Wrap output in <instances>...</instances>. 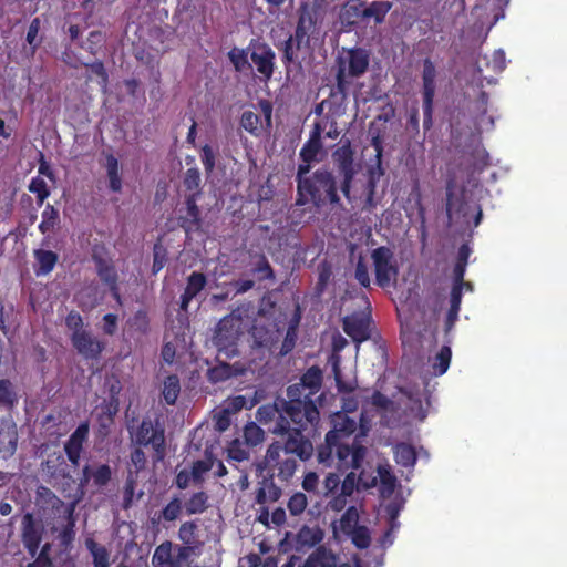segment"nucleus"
Segmentation results:
<instances>
[{
  "mask_svg": "<svg viewBox=\"0 0 567 567\" xmlns=\"http://www.w3.org/2000/svg\"><path fill=\"white\" fill-rule=\"evenodd\" d=\"M367 449L363 445L347 444L328 440L326 434L324 443L318 446V462L324 466H331L337 460L338 470H359L365 456Z\"/></svg>",
  "mask_w": 567,
  "mask_h": 567,
  "instance_id": "nucleus-4",
  "label": "nucleus"
},
{
  "mask_svg": "<svg viewBox=\"0 0 567 567\" xmlns=\"http://www.w3.org/2000/svg\"><path fill=\"white\" fill-rule=\"evenodd\" d=\"M239 124L246 132H248L252 136L260 135L261 118L255 112L249 110L244 111L240 116Z\"/></svg>",
  "mask_w": 567,
  "mask_h": 567,
  "instance_id": "nucleus-47",
  "label": "nucleus"
},
{
  "mask_svg": "<svg viewBox=\"0 0 567 567\" xmlns=\"http://www.w3.org/2000/svg\"><path fill=\"white\" fill-rule=\"evenodd\" d=\"M337 177L327 167H320L311 173L310 179L297 192L296 205L305 206L312 204L317 208L330 205H341Z\"/></svg>",
  "mask_w": 567,
  "mask_h": 567,
  "instance_id": "nucleus-3",
  "label": "nucleus"
},
{
  "mask_svg": "<svg viewBox=\"0 0 567 567\" xmlns=\"http://www.w3.org/2000/svg\"><path fill=\"white\" fill-rule=\"evenodd\" d=\"M89 422H81L64 443L65 455L73 466H78L80 464L81 455L84 450V444L89 439Z\"/></svg>",
  "mask_w": 567,
  "mask_h": 567,
  "instance_id": "nucleus-18",
  "label": "nucleus"
},
{
  "mask_svg": "<svg viewBox=\"0 0 567 567\" xmlns=\"http://www.w3.org/2000/svg\"><path fill=\"white\" fill-rule=\"evenodd\" d=\"M250 59L256 65L257 72L265 79L270 80L275 71L276 53L269 44L257 42L254 44Z\"/></svg>",
  "mask_w": 567,
  "mask_h": 567,
  "instance_id": "nucleus-19",
  "label": "nucleus"
},
{
  "mask_svg": "<svg viewBox=\"0 0 567 567\" xmlns=\"http://www.w3.org/2000/svg\"><path fill=\"white\" fill-rule=\"evenodd\" d=\"M243 334V319L234 312L223 317L214 330L212 338L213 346L217 349L218 355L225 360L233 359L239 354L238 341Z\"/></svg>",
  "mask_w": 567,
  "mask_h": 567,
  "instance_id": "nucleus-5",
  "label": "nucleus"
},
{
  "mask_svg": "<svg viewBox=\"0 0 567 567\" xmlns=\"http://www.w3.org/2000/svg\"><path fill=\"white\" fill-rule=\"evenodd\" d=\"M131 465L134 467L135 474L141 472L146 467L147 458L145 452L143 451V446L136 445L130 454Z\"/></svg>",
  "mask_w": 567,
  "mask_h": 567,
  "instance_id": "nucleus-61",
  "label": "nucleus"
},
{
  "mask_svg": "<svg viewBox=\"0 0 567 567\" xmlns=\"http://www.w3.org/2000/svg\"><path fill=\"white\" fill-rule=\"evenodd\" d=\"M65 326L68 327V329H70L72 331L71 334H75L76 332L85 331V329H83L82 316L75 310H72L68 313V316L65 318Z\"/></svg>",
  "mask_w": 567,
  "mask_h": 567,
  "instance_id": "nucleus-64",
  "label": "nucleus"
},
{
  "mask_svg": "<svg viewBox=\"0 0 567 567\" xmlns=\"http://www.w3.org/2000/svg\"><path fill=\"white\" fill-rule=\"evenodd\" d=\"M213 467L212 460H198L193 463L192 466V478L194 482L200 484L203 482V475L210 471Z\"/></svg>",
  "mask_w": 567,
  "mask_h": 567,
  "instance_id": "nucleus-59",
  "label": "nucleus"
},
{
  "mask_svg": "<svg viewBox=\"0 0 567 567\" xmlns=\"http://www.w3.org/2000/svg\"><path fill=\"white\" fill-rule=\"evenodd\" d=\"M200 161L203 163L205 173L207 175L212 174L216 165V153L210 145L205 144L200 148Z\"/></svg>",
  "mask_w": 567,
  "mask_h": 567,
  "instance_id": "nucleus-58",
  "label": "nucleus"
},
{
  "mask_svg": "<svg viewBox=\"0 0 567 567\" xmlns=\"http://www.w3.org/2000/svg\"><path fill=\"white\" fill-rule=\"evenodd\" d=\"M395 462L404 467H412L416 462V452L411 444L399 443L394 447Z\"/></svg>",
  "mask_w": 567,
  "mask_h": 567,
  "instance_id": "nucleus-39",
  "label": "nucleus"
},
{
  "mask_svg": "<svg viewBox=\"0 0 567 567\" xmlns=\"http://www.w3.org/2000/svg\"><path fill=\"white\" fill-rule=\"evenodd\" d=\"M360 514L354 505L349 506L340 518V530L346 536L360 526Z\"/></svg>",
  "mask_w": 567,
  "mask_h": 567,
  "instance_id": "nucleus-43",
  "label": "nucleus"
},
{
  "mask_svg": "<svg viewBox=\"0 0 567 567\" xmlns=\"http://www.w3.org/2000/svg\"><path fill=\"white\" fill-rule=\"evenodd\" d=\"M59 210L51 204H48L42 212V220L39 225V230L41 234H48L54 229V227L59 224Z\"/></svg>",
  "mask_w": 567,
  "mask_h": 567,
  "instance_id": "nucleus-44",
  "label": "nucleus"
},
{
  "mask_svg": "<svg viewBox=\"0 0 567 567\" xmlns=\"http://www.w3.org/2000/svg\"><path fill=\"white\" fill-rule=\"evenodd\" d=\"M181 392V383L179 379L176 374H171L166 377L163 384L162 395L164 401L168 405H173L176 403L177 398Z\"/></svg>",
  "mask_w": 567,
  "mask_h": 567,
  "instance_id": "nucleus-41",
  "label": "nucleus"
},
{
  "mask_svg": "<svg viewBox=\"0 0 567 567\" xmlns=\"http://www.w3.org/2000/svg\"><path fill=\"white\" fill-rule=\"evenodd\" d=\"M324 538V530L319 526L302 525L296 534L295 543L297 550H303L320 546Z\"/></svg>",
  "mask_w": 567,
  "mask_h": 567,
  "instance_id": "nucleus-27",
  "label": "nucleus"
},
{
  "mask_svg": "<svg viewBox=\"0 0 567 567\" xmlns=\"http://www.w3.org/2000/svg\"><path fill=\"white\" fill-rule=\"evenodd\" d=\"M136 485V477L133 476L132 471L130 470V474L124 484L123 488V507L128 508L133 503L134 492Z\"/></svg>",
  "mask_w": 567,
  "mask_h": 567,
  "instance_id": "nucleus-62",
  "label": "nucleus"
},
{
  "mask_svg": "<svg viewBox=\"0 0 567 567\" xmlns=\"http://www.w3.org/2000/svg\"><path fill=\"white\" fill-rule=\"evenodd\" d=\"M332 429L327 433L328 440L343 442L349 439L358 427V423L344 412H337L331 417Z\"/></svg>",
  "mask_w": 567,
  "mask_h": 567,
  "instance_id": "nucleus-24",
  "label": "nucleus"
},
{
  "mask_svg": "<svg viewBox=\"0 0 567 567\" xmlns=\"http://www.w3.org/2000/svg\"><path fill=\"white\" fill-rule=\"evenodd\" d=\"M79 502L80 498H75L70 502L68 516L63 518L65 520V524L62 526L58 534L59 544L64 549H68L75 538V508Z\"/></svg>",
  "mask_w": 567,
  "mask_h": 567,
  "instance_id": "nucleus-29",
  "label": "nucleus"
},
{
  "mask_svg": "<svg viewBox=\"0 0 567 567\" xmlns=\"http://www.w3.org/2000/svg\"><path fill=\"white\" fill-rule=\"evenodd\" d=\"M105 167L110 189L114 193H120L122 190V178L120 175L118 161L113 154L106 155Z\"/></svg>",
  "mask_w": 567,
  "mask_h": 567,
  "instance_id": "nucleus-38",
  "label": "nucleus"
},
{
  "mask_svg": "<svg viewBox=\"0 0 567 567\" xmlns=\"http://www.w3.org/2000/svg\"><path fill=\"white\" fill-rule=\"evenodd\" d=\"M354 278L358 280V282L364 287H370V275L369 269L364 260L360 257L354 271Z\"/></svg>",
  "mask_w": 567,
  "mask_h": 567,
  "instance_id": "nucleus-63",
  "label": "nucleus"
},
{
  "mask_svg": "<svg viewBox=\"0 0 567 567\" xmlns=\"http://www.w3.org/2000/svg\"><path fill=\"white\" fill-rule=\"evenodd\" d=\"M307 505L308 499L302 492H296L292 494L287 503V507L292 516L302 514Z\"/></svg>",
  "mask_w": 567,
  "mask_h": 567,
  "instance_id": "nucleus-55",
  "label": "nucleus"
},
{
  "mask_svg": "<svg viewBox=\"0 0 567 567\" xmlns=\"http://www.w3.org/2000/svg\"><path fill=\"white\" fill-rule=\"evenodd\" d=\"M322 385V372L318 367L309 368L300 378L298 383L287 388L289 410H300L303 420L313 427L320 419L319 410L316 405L318 395Z\"/></svg>",
  "mask_w": 567,
  "mask_h": 567,
  "instance_id": "nucleus-2",
  "label": "nucleus"
},
{
  "mask_svg": "<svg viewBox=\"0 0 567 567\" xmlns=\"http://www.w3.org/2000/svg\"><path fill=\"white\" fill-rule=\"evenodd\" d=\"M207 278L203 272L193 271L187 277L184 292L181 295L179 308L187 311L190 301L206 287Z\"/></svg>",
  "mask_w": 567,
  "mask_h": 567,
  "instance_id": "nucleus-28",
  "label": "nucleus"
},
{
  "mask_svg": "<svg viewBox=\"0 0 567 567\" xmlns=\"http://www.w3.org/2000/svg\"><path fill=\"white\" fill-rule=\"evenodd\" d=\"M243 437H244L245 443L248 446H257L258 444H260L264 441L265 432L256 423L249 422L244 427Z\"/></svg>",
  "mask_w": 567,
  "mask_h": 567,
  "instance_id": "nucleus-50",
  "label": "nucleus"
},
{
  "mask_svg": "<svg viewBox=\"0 0 567 567\" xmlns=\"http://www.w3.org/2000/svg\"><path fill=\"white\" fill-rule=\"evenodd\" d=\"M29 192L37 196L38 206H42L44 200L49 197L50 190L43 178L40 176L33 177L28 186Z\"/></svg>",
  "mask_w": 567,
  "mask_h": 567,
  "instance_id": "nucleus-52",
  "label": "nucleus"
},
{
  "mask_svg": "<svg viewBox=\"0 0 567 567\" xmlns=\"http://www.w3.org/2000/svg\"><path fill=\"white\" fill-rule=\"evenodd\" d=\"M35 506L47 519H60L68 516L70 503H64L49 487L40 485L35 491Z\"/></svg>",
  "mask_w": 567,
  "mask_h": 567,
  "instance_id": "nucleus-11",
  "label": "nucleus"
},
{
  "mask_svg": "<svg viewBox=\"0 0 567 567\" xmlns=\"http://www.w3.org/2000/svg\"><path fill=\"white\" fill-rule=\"evenodd\" d=\"M117 404L114 402H104L101 405V412L96 416L97 429L96 435L100 439H105L111 433V427L114 424V417L117 413Z\"/></svg>",
  "mask_w": 567,
  "mask_h": 567,
  "instance_id": "nucleus-30",
  "label": "nucleus"
},
{
  "mask_svg": "<svg viewBox=\"0 0 567 567\" xmlns=\"http://www.w3.org/2000/svg\"><path fill=\"white\" fill-rule=\"evenodd\" d=\"M43 529L38 525L31 513L24 514L21 522V540L31 558L35 557L41 542Z\"/></svg>",
  "mask_w": 567,
  "mask_h": 567,
  "instance_id": "nucleus-17",
  "label": "nucleus"
},
{
  "mask_svg": "<svg viewBox=\"0 0 567 567\" xmlns=\"http://www.w3.org/2000/svg\"><path fill=\"white\" fill-rule=\"evenodd\" d=\"M342 328L355 343H362L370 339V318L364 315L344 317L342 320Z\"/></svg>",
  "mask_w": 567,
  "mask_h": 567,
  "instance_id": "nucleus-22",
  "label": "nucleus"
},
{
  "mask_svg": "<svg viewBox=\"0 0 567 567\" xmlns=\"http://www.w3.org/2000/svg\"><path fill=\"white\" fill-rule=\"evenodd\" d=\"M347 537L351 539V543L355 548L361 550L369 548L372 542L371 532L365 525H360L354 530H351Z\"/></svg>",
  "mask_w": 567,
  "mask_h": 567,
  "instance_id": "nucleus-46",
  "label": "nucleus"
},
{
  "mask_svg": "<svg viewBox=\"0 0 567 567\" xmlns=\"http://www.w3.org/2000/svg\"><path fill=\"white\" fill-rule=\"evenodd\" d=\"M318 567H337L339 556L332 551V549L320 545L313 551Z\"/></svg>",
  "mask_w": 567,
  "mask_h": 567,
  "instance_id": "nucleus-45",
  "label": "nucleus"
},
{
  "mask_svg": "<svg viewBox=\"0 0 567 567\" xmlns=\"http://www.w3.org/2000/svg\"><path fill=\"white\" fill-rule=\"evenodd\" d=\"M182 509L183 505L181 498L178 496H174L162 509L158 518L165 522H174L179 517Z\"/></svg>",
  "mask_w": 567,
  "mask_h": 567,
  "instance_id": "nucleus-53",
  "label": "nucleus"
},
{
  "mask_svg": "<svg viewBox=\"0 0 567 567\" xmlns=\"http://www.w3.org/2000/svg\"><path fill=\"white\" fill-rule=\"evenodd\" d=\"M227 452L228 458L236 462H243L249 458V451L243 446L239 440H234L229 444Z\"/></svg>",
  "mask_w": 567,
  "mask_h": 567,
  "instance_id": "nucleus-60",
  "label": "nucleus"
},
{
  "mask_svg": "<svg viewBox=\"0 0 567 567\" xmlns=\"http://www.w3.org/2000/svg\"><path fill=\"white\" fill-rule=\"evenodd\" d=\"M112 478V470L109 464H101L95 468L84 465L82 476L80 477V486L84 487L92 481L93 485L101 488L106 486Z\"/></svg>",
  "mask_w": 567,
  "mask_h": 567,
  "instance_id": "nucleus-26",
  "label": "nucleus"
},
{
  "mask_svg": "<svg viewBox=\"0 0 567 567\" xmlns=\"http://www.w3.org/2000/svg\"><path fill=\"white\" fill-rule=\"evenodd\" d=\"M252 272L258 275L259 280H270L275 278V271L264 255H261L255 264Z\"/></svg>",
  "mask_w": 567,
  "mask_h": 567,
  "instance_id": "nucleus-57",
  "label": "nucleus"
},
{
  "mask_svg": "<svg viewBox=\"0 0 567 567\" xmlns=\"http://www.w3.org/2000/svg\"><path fill=\"white\" fill-rule=\"evenodd\" d=\"M224 355L216 357V365L212 367L207 371L208 380L212 383H219L227 381L234 377L244 375L247 372V367L241 362L227 363L221 360Z\"/></svg>",
  "mask_w": 567,
  "mask_h": 567,
  "instance_id": "nucleus-21",
  "label": "nucleus"
},
{
  "mask_svg": "<svg viewBox=\"0 0 567 567\" xmlns=\"http://www.w3.org/2000/svg\"><path fill=\"white\" fill-rule=\"evenodd\" d=\"M208 495L206 492L194 493L184 504L187 515L202 514L208 508Z\"/></svg>",
  "mask_w": 567,
  "mask_h": 567,
  "instance_id": "nucleus-40",
  "label": "nucleus"
},
{
  "mask_svg": "<svg viewBox=\"0 0 567 567\" xmlns=\"http://www.w3.org/2000/svg\"><path fill=\"white\" fill-rule=\"evenodd\" d=\"M371 259L373 261L375 281L381 288L389 287L396 280L399 266L391 248L380 246L372 250Z\"/></svg>",
  "mask_w": 567,
  "mask_h": 567,
  "instance_id": "nucleus-9",
  "label": "nucleus"
},
{
  "mask_svg": "<svg viewBox=\"0 0 567 567\" xmlns=\"http://www.w3.org/2000/svg\"><path fill=\"white\" fill-rule=\"evenodd\" d=\"M436 69L430 59L423 62L422 95H423V125L429 128L432 125L433 101L435 96Z\"/></svg>",
  "mask_w": 567,
  "mask_h": 567,
  "instance_id": "nucleus-13",
  "label": "nucleus"
},
{
  "mask_svg": "<svg viewBox=\"0 0 567 567\" xmlns=\"http://www.w3.org/2000/svg\"><path fill=\"white\" fill-rule=\"evenodd\" d=\"M316 21L308 12L299 16L296 25L295 34L290 35L282 44V63L286 69L295 62L296 51L301 50L302 47H309L310 32L315 29Z\"/></svg>",
  "mask_w": 567,
  "mask_h": 567,
  "instance_id": "nucleus-8",
  "label": "nucleus"
},
{
  "mask_svg": "<svg viewBox=\"0 0 567 567\" xmlns=\"http://www.w3.org/2000/svg\"><path fill=\"white\" fill-rule=\"evenodd\" d=\"M178 539L182 542V547H188L189 556H198L204 546V542L198 536V525L195 520H187L181 524L177 532Z\"/></svg>",
  "mask_w": 567,
  "mask_h": 567,
  "instance_id": "nucleus-25",
  "label": "nucleus"
},
{
  "mask_svg": "<svg viewBox=\"0 0 567 567\" xmlns=\"http://www.w3.org/2000/svg\"><path fill=\"white\" fill-rule=\"evenodd\" d=\"M392 8V2L386 0H375L369 3L362 11L363 18H373L375 23H382L385 16Z\"/></svg>",
  "mask_w": 567,
  "mask_h": 567,
  "instance_id": "nucleus-37",
  "label": "nucleus"
},
{
  "mask_svg": "<svg viewBox=\"0 0 567 567\" xmlns=\"http://www.w3.org/2000/svg\"><path fill=\"white\" fill-rule=\"evenodd\" d=\"M200 198L197 195H185L186 216L182 218V227L186 233L200 226V209L197 205Z\"/></svg>",
  "mask_w": 567,
  "mask_h": 567,
  "instance_id": "nucleus-32",
  "label": "nucleus"
},
{
  "mask_svg": "<svg viewBox=\"0 0 567 567\" xmlns=\"http://www.w3.org/2000/svg\"><path fill=\"white\" fill-rule=\"evenodd\" d=\"M371 146L375 151V157H377V168L378 172H375L373 168H370L368 171V181L364 186V200H363V209L371 210L377 207L378 203L374 198L375 196V189L377 184L381 175L384 174V171L382 168V154H383V145L382 140L379 134L372 136L371 138Z\"/></svg>",
  "mask_w": 567,
  "mask_h": 567,
  "instance_id": "nucleus-14",
  "label": "nucleus"
},
{
  "mask_svg": "<svg viewBox=\"0 0 567 567\" xmlns=\"http://www.w3.org/2000/svg\"><path fill=\"white\" fill-rule=\"evenodd\" d=\"M85 547L92 556L93 567H110V551L93 538L85 539Z\"/></svg>",
  "mask_w": 567,
  "mask_h": 567,
  "instance_id": "nucleus-35",
  "label": "nucleus"
},
{
  "mask_svg": "<svg viewBox=\"0 0 567 567\" xmlns=\"http://www.w3.org/2000/svg\"><path fill=\"white\" fill-rule=\"evenodd\" d=\"M92 259L95 265L96 274L102 282L110 285L118 281L116 268L111 260L95 254L92 256Z\"/></svg>",
  "mask_w": 567,
  "mask_h": 567,
  "instance_id": "nucleus-34",
  "label": "nucleus"
},
{
  "mask_svg": "<svg viewBox=\"0 0 567 567\" xmlns=\"http://www.w3.org/2000/svg\"><path fill=\"white\" fill-rule=\"evenodd\" d=\"M228 59L231 62L235 71L244 72L251 68L248 61V54L245 49L234 48L228 52Z\"/></svg>",
  "mask_w": 567,
  "mask_h": 567,
  "instance_id": "nucleus-51",
  "label": "nucleus"
},
{
  "mask_svg": "<svg viewBox=\"0 0 567 567\" xmlns=\"http://www.w3.org/2000/svg\"><path fill=\"white\" fill-rule=\"evenodd\" d=\"M187 547L173 544L171 540H164L154 550L152 556V565L154 567H183L184 564L189 565Z\"/></svg>",
  "mask_w": 567,
  "mask_h": 567,
  "instance_id": "nucleus-10",
  "label": "nucleus"
},
{
  "mask_svg": "<svg viewBox=\"0 0 567 567\" xmlns=\"http://www.w3.org/2000/svg\"><path fill=\"white\" fill-rule=\"evenodd\" d=\"M332 276V268L327 261L318 266V280L316 284V291L321 295L326 289Z\"/></svg>",
  "mask_w": 567,
  "mask_h": 567,
  "instance_id": "nucleus-54",
  "label": "nucleus"
},
{
  "mask_svg": "<svg viewBox=\"0 0 567 567\" xmlns=\"http://www.w3.org/2000/svg\"><path fill=\"white\" fill-rule=\"evenodd\" d=\"M338 68H343L349 78H360L369 69L370 53L364 48L343 49V55L337 59Z\"/></svg>",
  "mask_w": 567,
  "mask_h": 567,
  "instance_id": "nucleus-12",
  "label": "nucleus"
},
{
  "mask_svg": "<svg viewBox=\"0 0 567 567\" xmlns=\"http://www.w3.org/2000/svg\"><path fill=\"white\" fill-rule=\"evenodd\" d=\"M33 255L37 261L34 268L37 276L49 275L54 269L59 260L58 254L52 250L35 249Z\"/></svg>",
  "mask_w": 567,
  "mask_h": 567,
  "instance_id": "nucleus-33",
  "label": "nucleus"
},
{
  "mask_svg": "<svg viewBox=\"0 0 567 567\" xmlns=\"http://www.w3.org/2000/svg\"><path fill=\"white\" fill-rule=\"evenodd\" d=\"M43 472L51 478L70 477L68 464L61 453H51L41 464Z\"/></svg>",
  "mask_w": 567,
  "mask_h": 567,
  "instance_id": "nucleus-31",
  "label": "nucleus"
},
{
  "mask_svg": "<svg viewBox=\"0 0 567 567\" xmlns=\"http://www.w3.org/2000/svg\"><path fill=\"white\" fill-rule=\"evenodd\" d=\"M322 147V142L308 140L299 152L300 159L308 163L319 162L318 155Z\"/></svg>",
  "mask_w": 567,
  "mask_h": 567,
  "instance_id": "nucleus-49",
  "label": "nucleus"
},
{
  "mask_svg": "<svg viewBox=\"0 0 567 567\" xmlns=\"http://www.w3.org/2000/svg\"><path fill=\"white\" fill-rule=\"evenodd\" d=\"M452 350L447 344L442 346L432 361V370L434 375H443L451 363Z\"/></svg>",
  "mask_w": 567,
  "mask_h": 567,
  "instance_id": "nucleus-42",
  "label": "nucleus"
},
{
  "mask_svg": "<svg viewBox=\"0 0 567 567\" xmlns=\"http://www.w3.org/2000/svg\"><path fill=\"white\" fill-rule=\"evenodd\" d=\"M133 442L138 446H150L154 452L155 462L164 460L166 454L165 430L158 422L154 423L150 419L142 420L134 433Z\"/></svg>",
  "mask_w": 567,
  "mask_h": 567,
  "instance_id": "nucleus-7",
  "label": "nucleus"
},
{
  "mask_svg": "<svg viewBox=\"0 0 567 567\" xmlns=\"http://www.w3.org/2000/svg\"><path fill=\"white\" fill-rule=\"evenodd\" d=\"M18 446V429L11 415L0 420V457H12Z\"/></svg>",
  "mask_w": 567,
  "mask_h": 567,
  "instance_id": "nucleus-20",
  "label": "nucleus"
},
{
  "mask_svg": "<svg viewBox=\"0 0 567 567\" xmlns=\"http://www.w3.org/2000/svg\"><path fill=\"white\" fill-rule=\"evenodd\" d=\"M167 262V249L161 244H155L153 248L152 272L158 274Z\"/></svg>",
  "mask_w": 567,
  "mask_h": 567,
  "instance_id": "nucleus-56",
  "label": "nucleus"
},
{
  "mask_svg": "<svg viewBox=\"0 0 567 567\" xmlns=\"http://www.w3.org/2000/svg\"><path fill=\"white\" fill-rule=\"evenodd\" d=\"M127 324L131 330L146 334L150 331V318L145 310H137L132 317L128 318Z\"/></svg>",
  "mask_w": 567,
  "mask_h": 567,
  "instance_id": "nucleus-48",
  "label": "nucleus"
},
{
  "mask_svg": "<svg viewBox=\"0 0 567 567\" xmlns=\"http://www.w3.org/2000/svg\"><path fill=\"white\" fill-rule=\"evenodd\" d=\"M278 467H271L265 465V460L257 465L258 476H261V481L258 482V489L256 493V503L264 505L268 502H277L281 496V488L276 485L274 481V471Z\"/></svg>",
  "mask_w": 567,
  "mask_h": 567,
  "instance_id": "nucleus-15",
  "label": "nucleus"
},
{
  "mask_svg": "<svg viewBox=\"0 0 567 567\" xmlns=\"http://www.w3.org/2000/svg\"><path fill=\"white\" fill-rule=\"evenodd\" d=\"M70 339L73 348L85 360H99L106 346L89 330L71 334Z\"/></svg>",
  "mask_w": 567,
  "mask_h": 567,
  "instance_id": "nucleus-16",
  "label": "nucleus"
},
{
  "mask_svg": "<svg viewBox=\"0 0 567 567\" xmlns=\"http://www.w3.org/2000/svg\"><path fill=\"white\" fill-rule=\"evenodd\" d=\"M183 186L185 188L186 195H197V197H202V195H203L202 176H200V172L197 167L188 168L184 173Z\"/></svg>",
  "mask_w": 567,
  "mask_h": 567,
  "instance_id": "nucleus-36",
  "label": "nucleus"
},
{
  "mask_svg": "<svg viewBox=\"0 0 567 567\" xmlns=\"http://www.w3.org/2000/svg\"><path fill=\"white\" fill-rule=\"evenodd\" d=\"M332 162L340 178V190L352 204L354 196L351 195V188L358 171L354 164V151L349 140L332 152Z\"/></svg>",
  "mask_w": 567,
  "mask_h": 567,
  "instance_id": "nucleus-6",
  "label": "nucleus"
},
{
  "mask_svg": "<svg viewBox=\"0 0 567 567\" xmlns=\"http://www.w3.org/2000/svg\"><path fill=\"white\" fill-rule=\"evenodd\" d=\"M254 347L265 348L275 352L281 338V331L275 326L255 323L250 331Z\"/></svg>",
  "mask_w": 567,
  "mask_h": 567,
  "instance_id": "nucleus-23",
  "label": "nucleus"
},
{
  "mask_svg": "<svg viewBox=\"0 0 567 567\" xmlns=\"http://www.w3.org/2000/svg\"><path fill=\"white\" fill-rule=\"evenodd\" d=\"M288 396L276 398L272 404L261 405L256 413L262 424L275 435L282 437L274 441L267 449L265 465L278 467V477L288 482L295 475L299 462H307L313 455L312 442L303 434L310 426L303 420L300 410H289Z\"/></svg>",
  "mask_w": 567,
  "mask_h": 567,
  "instance_id": "nucleus-1",
  "label": "nucleus"
}]
</instances>
